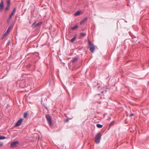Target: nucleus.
Listing matches in <instances>:
<instances>
[{
	"instance_id": "obj_1",
	"label": "nucleus",
	"mask_w": 149,
	"mask_h": 149,
	"mask_svg": "<svg viewBox=\"0 0 149 149\" xmlns=\"http://www.w3.org/2000/svg\"><path fill=\"white\" fill-rule=\"evenodd\" d=\"M101 134L100 132H98L96 134L95 137V142L96 143H99L101 138Z\"/></svg>"
},
{
	"instance_id": "obj_2",
	"label": "nucleus",
	"mask_w": 149,
	"mask_h": 149,
	"mask_svg": "<svg viewBox=\"0 0 149 149\" xmlns=\"http://www.w3.org/2000/svg\"><path fill=\"white\" fill-rule=\"evenodd\" d=\"M88 43L89 46L90 50L91 52L93 53L94 52L95 49V46L89 40H88Z\"/></svg>"
},
{
	"instance_id": "obj_3",
	"label": "nucleus",
	"mask_w": 149,
	"mask_h": 149,
	"mask_svg": "<svg viewBox=\"0 0 149 149\" xmlns=\"http://www.w3.org/2000/svg\"><path fill=\"white\" fill-rule=\"evenodd\" d=\"M19 143L18 141H13L10 144V147L11 148H15L19 145Z\"/></svg>"
},
{
	"instance_id": "obj_4",
	"label": "nucleus",
	"mask_w": 149,
	"mask_h": 149,
	"mask_svg": "<svg viewBox=\"0 0 149 149\" xmlns=\"http://www.w3.org/2000/svg\"><path fill=\"white\" fill-rule=\"evenodd\" d=\"M46 117L47 120L49 123L50 125H52V119L50 117V116L49 115H47L46 116Z\"/></svg>"
},
{
	"instance_id": "obj_5",
	"label": "nucleus",
	"mask_w": 149,
	"mask_h": 149,
	"mask_svg": "<svg viewBox=\"0 0 149 149\" xmlns=\"http://www.w3.org/2000/svg\"><path fill=\"white\" fill-rule=\"evenodd\" d=\"M42 22H40L35 24L36 23L34 22L32 24V26L34 28H36L40 26L42 24Z\"/></svg>"
},
{
	"instance_id": "obj_6",
	"label": "nucleus",
	"mask_w": 149,
	"mask_h": 149,
	"mask_svg": "<svg viewBox=\"0 0 149 149\" xmlns=\"http://www.w3.org/2000/svg\"><path fill=\"white\" fill-rule=\"evenodd\" d=\"M23 120V119L22 118L20 119L19 120H18L17 122L16 123L15 125V126L17 127L21 125V124L22 121Z\"/></svg>"
},
{
	"instance_id": "obj_7",
	"label": "nucleus",
	"mask_w": 149,
	"mask_h": 149,
	"mask_svg": "<svg viewBox=\"0 0 149 149\" xmlns=\"http://www.w3.org/2000/svg\"><path fill=\"white\" fill-rule=\"evenodd\" d=\"M16 8H13V10L12 11V12L11 13V14L10 15H9L8 19V21L10 20V19L12 18V16L15 14V11L16 10Z\"/></svg>"
},
{
	"instance_id": "obj_8",
	"label": "nucleus",
	"mask_w": 149,
	"mask_h": 149,
	"mask_svg": "<svg viewBox=\"0 0 149 149\" xmlns=\"http://www.w3.org/2000/svg\"><path fill=\"white\" fill-rule=\"evenodd\" d=\"M4 8V5L3 4V2L2 0H1L0 3V9L2 10Z\"/></svg>"
},
{
	"instance_id": "obj_9",
	"label": "nucleus",
	"mask_w": 149,
	"mask_h": 149,
	"mask_svg": "<svg viewBox=\"0 0 149 149\" xmlns=\"http://www.w3.org/2000/svg\"><path fill=\"white\" fill-rule=\"evenodd\" d=\"M13 27L12 25L10 24L9 25V26L8 27V29L6 31L7 33H8L10 31L11 29Z\"/></svg>"
},
{
	"instance_id": "obj_10",
	"label": "nucleus",
	"mask_w": 149,
	"mask_h": 149,
	"mask_svg": "<svg viewBox=\"0 0 149 149\" xmlns=\"http://www.w3.org/2000/svg\"><path fill=\"white\" fill-rule=\"evenodd\" d=\"M78 58L77 57H74L72 60V63H74L75 61L78 60Z\"/></svg>"
},
{
	"instance_id": "obj_11",
	"label": "nucleus",
	"mask_w": 149,
	"mask_h": 149,
	"mask_svg": "<svg viewBox=\"0 0 149 149\" xmlns=\"http://www.w3.org/2000/svg\"><path fill=\"white\" fill-rule=\"evenodd\" d=\"M86 35V33H81L80 34V36H79V38H81V37L83 36H85Z\"/></svg>"
},
{
	"instance_id": "obj_12",
	"label": "nucleus",
	"mask_w": 149,
	"mask_h": 149,
	"mask_svg": "<svg viewBox=\"0 0 149 149\" xmlns=\"http://www.w3.org/2000/svg\"><path fill=\"white\" fill-rule=\"evenodd\" d=\"M76 36L73 37L70 40V42H73L74 40L76 39Z\"/></svg>"
},
{
	"instance_id": "obj_13",
	"label": "nucleus",
	"mask_w": 149,
	"mask_h": 149,
	"mask_svg": "<svg viewBox=\"0 0 149 149\" xmlns=\"http://www.w3.org/2000/svg\"><path fill=\"white\" fill-rule=\"evenodd\" d=\"M80 13V12L79 11H78L75 13L74 14V15L77 16L79 15Z\"/></svg>"
},
{
	"instance_id": "obj_14",
	"label": "nucleus",
	"mask_w": 149,
	"mask_h": 149,
	"mask_svg": "<svg viewBox=\"0 0 149 149\" xmlns=\"http://www.w3.org/2000/svg\"><path fill=\"white\" fill-rule=\"evenodd\" d=\"M96 126L98 128H101L102 127L103 125H102L101 124H97L96 125Z\"/></svg>"
},
{
	"instance_id": "obj_15",
	"label": "nucleus",
	"mask_w": 149,
	"mask_h": 149,
	"mask_svg": "<svg viewBox=\"0 0 149 149\" xmlns=\"http://www.w3.org/2000/svg\"><path fill=\"white\" fill-rule=\"evenodd\" d=\"M28 116V113L27 112L25 113L24 114V117L25 118H26Z\"/></svg>"
},
{
	"instance_id": "obj_16",
	"label": "nucleus",
	"mask_w": 149,
	"mask_h": 149,
	"mask_svg": "<svg viewBox=\"0 0 149 149\" xmlns=\"http://www.w3.org/2000/svg\"><path fill=\"white\" fill-rule=\"evenodd\" d=\"M78 27L77 25H76L72 27L71 28V29L72 30H73L76 29Z\"/></svg>"
},
{
	"instance_id": "obj_17",
	"label": "nucleus",
	"mask_w": 149,
	"mask_h": 149,
	"mask_svg": "<svg viewBox=\"0 0 149 149\" xmlns=\"http://www.w3.org/2000/svg\"><path fill=\"white\" fill-rule=\"evenodd\" d=\"M6 138L5 136L0 135V139H4Z\"/></svg>"
},
{
	"instance_id": "obj_18",
	"label": "nucleus",
	"mask_w": 149,
	"mask_h": 149,
	"mask_svg": "<svg viewBox=\"0 0 149 149\" xmlns=\"http://www.w3.org/2000/svg\"><path fill=\"white\" fill-rule=\"evenodd\" d=\"M114 124V121H112L109 124V125L110 126H111L112 125H113Z\"/></svg>"
},
{
	"instance_id": "obj_19",
	"label": "nucleus",
	"mask_w": 149,
	"mask_h": 149,
	"mask_svg": "<svg viewBox=\"0 0 149 149\" xmlns=\"http://www.w3.org/2000/svg\"><path fill=\"white\" fill-rule=\"evenodd\" d=\"M88 19V18L87 17H86L83 19H82V20L83 21V22H84L86 21Z\"/></svg>"
},
{
	"instance_id": "obj_20",
	"label": "nucleus",
	"mask_w": 149,
	"mask_h": 149,
	"mask_svg": "<svg viewBox=\"0 0 149 149\" xmlns=\"http://www.w3.org/2000/svg\"><path fill=\"white\" fill-rule=\"evenodd\" d=\"M10 0H7V5L8 6H10Z\"/></svg>"
},
{
	"instance_id": "obj_21",
	"label": "nucleus",
	"mask_w": 149,
	"mask_h": 149,
	"mask_svg": "<svg viewBox=\"0 0 149 149\" xmlns=\"http://www.w3.org/2000/svg\"><path fill=\"white\" fill-rule=\"evenodd\" d=\"M83 22V21L82 20H81V21L80 22V25H81L83 22Z\"/></svg>"
},
{
	"instance_id": "obj_22",
	"label": "nucleus",
	"mask_w": 149,
	"mask_h": 149,
	"mask_svg": "<svg viewBox=\"0 0 149 149\" xmlns=\"http://www.w3.org/2000/svg\"><path fill=\"white\" fill-rule=\"evenodd\" d=\"M8 33H7L6 31L4 34H3V36H5L6 35H7L8 34Z\"/></svg>"
},
{
	"instance_id": "obj_23",
	"label": "nucleus",
	"mask_w": 149,
	"mask_h": 149,
	"mask_svg": "<svg viewBox=\"0 0 149 149\" xmlns=\"http://www.w3.org/2000/svg\"><path fill=\"white\" fill-rule=\"evenodd\" d=\"M9 6H8V5H7L6 7L5 8V10H7L8 9V8L9 7Z\"/></svg>"
},
{
	"instance_id": "obj_24",
	"label": "nucleus",
	"mask_w": 149,
	"mask_h": 149,
	"mask_svg": "<svg viewBox=\"0 0 149 149\" xmlns=\"http://www.w3.org/2000/svg\"><path fill=\"white\" fill-rule=\"evenodd\" d=\"M10 40H8V45H9L10 44Z\"/></svg>"
},
{
	"instance_id": "obj_25",
	"label": "nucleus",
	"mask_w": 149,
	"mask_h": 149,
	"mask_svg": "<svg viewBox=\"0 0 149 149\" xmlns=\"http://www.w3.org/2000/svg\"><path fill=\"white\" fill-rule=\"evenodd\" d=\"M70 119H71L70 118V119H67L66 120H65V121L66 122H68V121H69V120H70Z\"/></svg>"
},
{
	"instance_id": "obj_26",
	"label": "nucleus",
	"mask_w": 149,
	"mask_h": 149,
	"mask_svg": "<svg viewBox=\"0 0 149 149\" xmlns=\"http://www.w3.org/2000/svg\"><path fill=\"white\" fill-rule=\"evenodd\" d=\"M134 115V114L133 113H132L130 114V117H131L133 116Z\"/></svg>"
},
{
	"instance_id": "obj_27",
	"label": "nucleus",
	"mask_w": 149,
	"mask_h": 149,
	"mask_svg": "<svg viewBox=\"0 0 149 149\" xmlns=\"http://www.w3.org/2000/svg\"><path fill=\"white\" fill-rule=\"evenodd\" d=\"M3 143H0V146H2L3 145Z\"/></svg>"
},
{
	"instance_id": "obj_28",
	"label": "nucleus",
	"mask_w": 149,
	"mask_h": 149,
	"mask_svg": "<svg viewBox=\"0 0 149 149\" xmlns=\"http://www.w3.org/2000/svg\"><path fill=\"white\" fill-rule=\"evenodd\" d=\"M4 36H2V39H3L4 38Z\"/></svg>"
},
{
	"instance_id": "obj_29",
	"label": "nucleus",
	"mask_w": 149,
	"mask_h": 149,
	"mask_svg": "<svg viewBox=\"0 0 149 149\" xmlns=\"http://www.w3.org/2000/svg\"><path fill=\"white\" fill-rule=\"evenodd\" d=\"M111 118H109V119H108V120H111Z\"/></svg>"
},
{
	"instance_id": "obj_30",
	"label": "nucleus",
	"mask_w": 149,
	"mask_h": 149,
	"mask_svg": "<svg viewBox=\"0 0 149 149\" xmlns=\"http://www.w3.org/2000/svg\"><path fill=\"white\" fill-rule=\"evenodd\" d=\"M103 92H104V91H102V93H103Z\"/></svg>"
}]
</instances>
